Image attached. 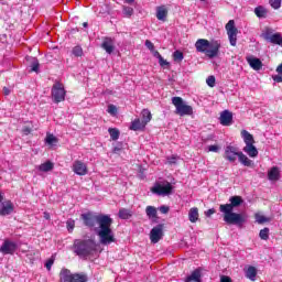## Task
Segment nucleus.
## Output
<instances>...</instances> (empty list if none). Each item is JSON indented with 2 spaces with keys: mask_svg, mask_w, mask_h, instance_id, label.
Here are the masks:
<instances>
[{
  "mask_svg": "<svg viewBox=\"0 0 282 282\" xmlns=\"http://www.w3.org/2000/svg\"><path fill=\"white\" fill-rule=\"evenodd\" d=\"M120 151H121V149L118 148V147H116V148L113 149V153H120Z\"/></svg>",
  "mask_w": 282,
  "mask_h": 282,
  "instance_id": "57",
  "label": "nucleus"
},
{
  "mask_svg": "<svg viewBox=\"0 0 282 282\" xmlns=\"http://www.w3.org/2000/svg\"><path fill=\"white\" fill-rule=\"evenodd\" d=\"M151 193L154 195H171L173 193V185L170 182H166L165 185L156 183L151 187Z\"/></svg>",
  "mask_w": 282,
  "mask_h": 282,
  "instance_id": "9",
  "label": "nucleus"
},
{
  "mask_svg": "<svg viewBox=\"0 0 282 282\" xmlns=\"http://www.w3.org/2000/svg\"><path fill=\"white\" fill-rule=\"evenodd\" d=\"M262 36H263L264 41H268V43H272L273 45L282 46L281 33L272 34V31L270 29H267V31L264 33H262Z\"/></svg>",
  "mask_w": 282,
  "mask_h": 282,
  "instance_id": "12",
  "label": "nucleus"
},
{
  "mask_svg": "<svg viewBox=\"0 0 282 282\" xmlns=\"http://www.w3.org/2000/svg\"><path fill=\"white\" fill-rule=\"evenodd\" d=\"M73 250L77 257H89L96 252V241L76 239L73 245Z\"/></svg>",
  "mask_w": 282,
  "mask_h": 282,
  "instance_id": "4",
  "label": "nucleus"
},
{
  "mask_svg": "<svg viewBox=\"0 0 282 282\" xmlns=\"http://www.w3.org/2000/svg\"><path fill=\"white\" fill-rule=\"evenodd\" d=\"M72 54H73V56H77V57L83 56V47H80L78 45L73 47Z\"/></svg>",
  "mask_w": 282,
  "mask_h": 282,
  "instance_id": "41",
  "label": "nucleus"
},
{
  "mask_svg": "<svg viewBox=\"0 0 282 282\" xmlns=\"http://www.w3.org/2000/svg\"><path fill=\"white\" fill-rule=\"evenodd\" d=\"M74 279V273L72 270L63 268L59 271V282H72Z\"/></svg>",
  "mask_w": 282,
  "mask_h": 282,
  "instance_id": "18",
  "label": "nucleus"
},
{
  "mask_svg": "<svg viewBox=\"0 0 282 282\" xmlns=\"http://www.w3.org/2000/svg\"><path fill=\"white\" fill-rule=\"evenodd\" d=\"M246 276L247 279H250V281H256L257 280V268L254 267H249L246 271Z\"/></svg>",
  "mask_w": 282,
  "mask_h": 282,
  "instance_id": "31",
  "label": "nucleus"
},
{
  "mask_svg": "<svg viewBox=\"0 0 282 282\" xmlns=\"http://www.w3.org/2000/svg\"><path fill=\"white\" fill-rule=\"evenodd\" d=\"M256 221L258 224H267L268 221H270V218H268L261 214H256Z\"/></svg>",
  "mask_w": 282,
  "mask_h": 282,
  "instance_id": "39",
  "label": "nucleus"
},
{
  "mask_svg": "<svg viewBox=\"0 0 282 282\" xmlns=\"http://www.w3.org/2000/svg\"><path fill=\"white\" fill-rule=\"evenodd\" d=\"M238 160L240 162V164H242L243 166H254V163L252 162V160H250L246 154H243V152L240 151V153L238 154Z\"/></svg>",
  "mask_w": 282,
  "mask_h": 282,
  "instance_id": "24",
  "label": "nucleus"
},
{
  "mask_svg": "<svg viewBox=\"0 0 282 282\" xmlns=\"http://www.w3.org/2000/svg\"><path fill=\"white\" fill-rule=\"evenodd\" d=\"M259 237L263 241H268V239H270V228L265 227V228L261 229L259 232Z\"/></svg>",
  "mask_w": 282,
  "mask_h": 282,
  "instance_id": "35",
  "label": "nucleus"
},
{
  "mask_svg": "<svg viewBox=\"0 0 282 282\" xmlns=\"http://www.w3.org/2000/svg\"><path fill=\"white\" fill-rule=\"evenodd\" d=\"M54 265V258H51V259H48L47 261H46V263H45V268H46V270H52V267Z\"/></svg>",
  "mask_w": 282,
  "mask_h": 282,
  "instance_id": "48",
  "label": "nucleus"
},
{
  "mask_svg": "<svg viewBox=\"0 0 282 282\" xmlns=\"http://www.w3.org/2000/svg\"><path fill=\"white\" fill-rule=\"evenodd\" d=\"M215 213H217V212L215 210V208H210V209H208L207 212H205V216H206V217H210L212 215H215Z\"/></svg>",
  "mask_w": 282,
  "mask_h": 282,
  "instance_id": "51",
  "label": "nucleus"
},
{
  "mask_svg": "<svg viewBox=\"0 0 282 282\" xmlns=\"http://www.w3.org/2000/svg\"><path fill=\"white\" fill-rule=\"evenodd\" d=\"M141 116H142V122H144V124H149V121L152 120L153 115H151V110L149 109H143L141 111Z\"/></svg>",
  "mask_w": 282,
  "mask_h": 282,
  "instance_id": "30",
  "label": "nucleus"
},
{
  "mask_svg": "<svg viewBox=\"0 0 282 282\" xmlns=\"http://www.w3.org/2000/svg\"><path fill=\"white\" fill-rule=\"evenodd\" d=\"M66 228H67L68 232H74V228H76V221L74 219L67 220Z\"/></svg>",
  "mask_w": 282,
  "mask_h": 282,
  "instance_id": "40",
  "label": "nucleus"
},
{
  "mask_svg": "<svg viewBox=\"0 0 282 282\" xmlns=\"http://www.w3.org/2000/svg\"><path fill=\"white\" fill-rule=\"evenodd\" d=\"M225 28L228 34L229 43L232 47H235L237 45V33L239 32L237 26H235V20H229Z\"/></svg>",
  "mask_w": 282,
  "mask_h": 282,
  "instance_id": "8",
  "label": "nucleus"
},
{
  "mask_svg": "<svg viewBox=\"0 0 282 282\" xmlns=\"http://www.w3.org/2000/svg\"><path fill=\"white\" fill-rule=\"evenodd\" d=\"M119 219H131L133 217V212L131 209L121 208L119 209Z\"/></svg>",
  "mask_w": 282,
  "mask_h": 282,
  "instance_id": "28",
  "label": "nucleus"
},
{
  "mask_svg": "<svg viewBox=\"0 0 282 282\" xmlns=\"http://www.w3.org/2000/svg\"><path fill=\"white\" fill-rule=\"evenodd\" d=\"M172 105L175 106L176 116H193V107L186 105L182 97H172Z\"/></svg>",
  "mask_w": 282,
  "mask_h": 282,
  "instance_id": "6",
  "label": "nucleus"
},
{
  "mask_svg": "<svg viewBox=\"0 0 282 282\" xmlns=\"http://www.w3.org/2000/svg\"><path fill=\"white\" fill-rule=\"evenodd\" d=\"M166 17H169V10L165 7H159L156 9V19L159 21H166Z\"/></svg>",
  "mask_w": 282,
  "mask_h": 282,
  "instance_id": "25",
  "label": "nucleus"
},
{
  "mask_svg": "<svg viewBox=\"0 0 282 282\" xmlns=\"http://www.w3.org/2000/svg\"><path fill=\"white\" fill-rule=\"evenodd\" d=\"M254 14L258 17V19H265V17H268V9H265L263 6H258L254 9Z\"/></svg>",
  "mask_w": 282,
  "mask_h": 282,
  "instance_id": "27",
  "label": "nucleus"
},
{
  "mask_svg": "<svg viewBox=\"0 0 282 282\" xmlns=\"http://www.w3.org/2000/svg\"><path fill=\"white\" fill-rule=\"evenodd\" d=\"M108 132H109L111 140H113V141H116L120 138V130H118V128H109Z\"/></svg>",
  "mask_w": 282,
  "mask_h": 282,
  "instance_id": "33",
  "label": "nucleus"
},
{
  "mask_svg": "<svg viewBox=\"0 0 282 282\" xmlns=\"http://www.w3.org/2000/svg\"><path fill=\"white\" fill-rule=\"evenodd\" d=\"M3 93H4V96H10V88L4 87Z\"/></svg>",
  "mask_w": 282,
  "mask_h": 282,
  "instance_id": "56",
  "label": "nucleus"
},
{
  "mask_svg": "<svg viewBox=\"0 0 282 282\" xmlns=\"http://www.w3.org/2000/svg\"><path fill=\"white\" fill-rule=\"evenodd\" d=\"M241 151H239V148L235 145H227L225 148V154L224 158L227 160V162L235 163L237 162V158H239V154Z\"/></svg>",
  "mask_w": 282,
  "mask_h": 282,
  "instance_id": "10",
  "label": "nucleus"
},
{
  "mask_svg": "<svg viewBox=\"0 0 282 282\" xmlns=\"http://www.w3.org/2000/svg\"><path fill=\"white\" fill-rule=\"evenodd\" d=\"M219 120L223 127H230V124H232V112H230L229 110H224L220 113Z\"/></svg>",
  "mask_w": 282,
  "mask_h": 282,
  "instance_id": "16",
  "label": "nucleus"
},
{
  "mask_svg": "<svg viewBox=\"0 0 282 282\" xmlns=\"http://www.w3.org/2000/svg\"><path fill=\"white\" fill-rule=\"evenodd\" d=\"M159 210H160V213H162L163 215H166L167 213H169V210H170V208H169V206H161L160 208H159Z\"/></svg>",
  "mask_w": 282,
  "mask_h": 282,
  "instance_id": "50",
  "label": "nucleus"
},
{
  "mask_svg": "<svg viewBox=\"0 0 282 282\" xmlns=\"http://www.w3.org/2000/svg\"><path fill=\"white\" fill-rule=\"evenodd\" d=\"M58 142V139L54 137L52 133H47L45 138V143L50 144V147H53V144H56Z\"/></svg>",
  "mask_w": 282,
  "mask_h": 282,
  "instance_id": "36",
  "label": "nucleus"
},
{
  "mask_svg": "<svg viewBox=\"0 0 282 282\" xmlns=\"http://www.w3.org/2000/svg\"><path fill=\"white\" fill-rule=\"evenodd\" d=\"M33 130H34V126L32 123H29L23 126L22 133L23 135H30V133H32Z\"/></svg>",
  "mask_w": 282,
  "mask_h": 282,
  "instance_id": "37",
  "label": "nucleus"
},
{
  "mask_svg": "<svg viewBox=\"0 0 282 282\" xmlns=\"http://www.w3.org/2000/svg\"><path fill=\"white\" fill-rule=\"evenodd\" d=\"M3 202V195L0 194V203Z\"/></svg>",
  "mask_w": 282,
  "mask_h": 282,
  "instance_id": "60",
  "label": "nucleus"
},
{
  "mask_svg": "<svg viewBox=\"0 0 282 282\" xmlns=\"http://www.w3.org/2000/svg\"><path fill=\"white\" fill-rule=\"evenodd\" d=\"M202 1H206V0H202Z\"/></svg>",
  "mask_w": 282,
  "mask_h": 282,
  "instance_id": "61",
  "label": "nucleus"
},
{
  "mask_svg": "<svg viewBox=\"0 0 282 282\" xmlns=\"http://www.w3.org/2000/svg\"><path fill=\"white\" fill-rule=\"evenodd\" d=\"M185 282H202V269H195L184 280Z\"/></svg>",
  "mask_w": 282,
  "mask_h": 282,
  "instance_id": "19",
  "label": "nucleus"
},
{
  "mask_svg": "<svg viewBox=\"0 0 282 282\" xmlns=\"http://www.w3.org/2000/svg\"><path fill=\"white\" fill-rule=\"evenodd\" d=\"M220 282H232V279H230V276L223 275Z\"/></svg>",
  "mask_w": 282,
  "mask_h": 282,
  "instance_id": "53",
  "label": "nucleus"
},
{
  "mask_svg": "<svg viewBox=\"0 0 282 282\" xmlns=\"http://www.w3.org/2000/svg\"><path fill=\"white\" fill-rule=\"evenodd\" d=\"M0 252H2V254H14V252H17V242L4 240L0 247Z\"/></svg>",
  "mask_w": 282,
  "mask_h": 282,
  "instance_id": "13",
  "label": "nucleus"
},
{
  "mask_svg": "<svg viewBox=\"0 0 282 282\" xmlns=\"http://www.w3.org/2000/svg\"><path fill=\"white\" fill-rule=\"evenodd\" d=\"M145 215L149 217V219H158V208L151 205L147 206Z\"/></svg>",
  "mask_w": 282,
  "mask_h": 282,
  "instance_id": "26",
  "label": "nucleus"
},
{
  "mask_svg": "<svg viewBox=\"0 0 282 282\" xmlns=\"http://www.w3.org/2000/svg\"><path fill=\"white\" fill-rule=\"evenodd\" d=\"M145 47H148L150 52H153V50H155V45L150 40H145Z\"/></svg>",
  "mask_w": 282,
  "mask_h": 282,
  "instance_id": "47",
  "label": "nucleus"
},
{
  "mask_svg": "<svg viewBox=\"0 0 282 282\" xmlns=\"http://www.w3.org/2000/svg\"><path fill=\"white\" fill-rule=\"evenodd\" d=\"M229 202V204L219 206V210L224 215V223L228 224V226H243L248 221V216L232 212L243 204V198L241 196H231Z\"/></svg>",
  "mask_w": 282,
  "mask_h": 282,
  "instance_id": "2",
  "label": "nucleus"
},
{
  "mask_svg": "<svg viewBox=\"0 0 282 282\" xmlns=\"http://www.w3.org/2000/svg\"><path fill=\"white\" fill-rule=\"evenodd\" d=\"M274 83H282V75H275L273 76Z\"/></svg>",
  "mask_w": 282,
  "mask_h": 282,
  "instance_id": "52",
  "label": "nucleus"
},
{
  "mask_svg": "<svg viewBox=\"0 0 282 282\" xmlns=\"http://www.w3.org/2000/svg\"><path fill=\"white\" fill-rule=\"evenodd\" d=\"M195 47L197 52L205 54L208 58H217L219 56V50H221V43L215 40L199 39L196 41Z\"/></svg>",
  "mask_w": 282,
  "mask_h": 282,
  "instance_id": "3",
  "label": "nucleus"
},
{
  "mask_svg": "<svg viewBox=\"0 0 282 282\" xmlns=\"http://www.w3.org/2000/svg\"><path fill=\"white\" fill-rule=\"evenodd\" d=\"M53 170H54V163H52L51 161H46L45 163H42L39 166V171H41L42 173H47Z\"/></svg>",
  "mask_w": 282,
  "mask_h": 282,
  "instance_id": "29",
  "label": "nucleus"
},
{
  "mask_svg": "<svg viewBox=\"0 0 282 282\" xmlns=\"http://www.w3.org/2000/svg\"><path fill=\"white\" fill-rule=\"evenodd\" d=\"M66 95H67V91H65V86H63V84L55 83L53 85L51 96L55 105H58V102H64Z\"/></svg>",
  "mask_w": 282,
  "mask_h": 282,
  "instance_id": "7",
  "label": "nucleus"
},
{
  "mask_svg": "<svg viewBox=\"0 0 282 282\" xmlns=\"http://www.w3.org/2000/svg\"><path fill=\"white\" fill-rule=\"evenodd\" d=\"M208 151L212 153H219V145H209Z\"/></svg>",
  "mask_w": 282,
  "mask_h": 282,
  "instance_id": "49",
  "label": "nucleus"
},
{
  "mask_svg": "<svg viewBox=\"0 0 282 282\" xmlns=\"http://www.w3.org/2000/svg\"><path fill=\"white\" fill-rule=\"evenodd\" d=\"M127 3H134L135 0H126Z\"/></svg>",
  "mask_w": 282,
  "mask_h": 282,
  "instance_id": "58",
  "label": "nucleus"
},
{
  "mask_svg": "<svg viewBox=\"0 0 282 282\" xmlns=\"http://www.w3.org/2000/svg\"><path fill=\"white\" fill-rule=\"evenodd\" d=\"M12 213H14V204H12V200L2 203V206H0V217L12 215Z\"/></svg>",
  "mask_w": 282,
  "mask_h": 282,
  "instance_id": "14",
  "label": "nucleus"
},
{
  "mask_svg": "<svg viewBox=\"0 0 282 282\" xmlns=\"http://www.w3.org/2000/svg\"><path fill=\"white\" fill-rule=\"evenodd\" d=\"M89 281V278L86 275V273H73V281L72 282H87Z\"/></svg>",
  "mask_w": 282,
  "mask_h": 282,
  "instance_id": "32",
  "label": "nucleus"
},
{
  "mask_svg": "<svg viewBox=\"0 0 282 282\" xmlns=\"http://www.w3.org/2000/svg\"><path fill=\"white\" fill-rule=\"evenodd\" d=\"M269 3L273 10H279V8H281V0H270Z\"/></svg>",
  "mask_w": 282,
  "mask_h": 282,
  "instance_id": "42",
  "label": "nucleus"
},
{
  "mask_svg": "<svg viewBox=\"0 0 282 282\" xmlns=\"http://www.w3.org/2000/svg\"><path fill=\"white\" fill-rule=\"evenodd\" d=\"M172 58L174 63H182V61H184V53L182 51H175Z\"/></svg>",
  "mask_w": 282,
  "mask_h": 282,
  "instance_id": "34",
  "label": "nucleus"
},
{
  "mask_svg": "<svg viewBox=\"0 0 282 282\" xmlns=\"http://www.w3.org/2000/svg\"><path fill=\"white\" fill-rule=\"evenodd\" d=\"M188 219L191 224H197V221H199V209L197 207H192L189 209Z\"/></svg>",
  "mask_w": 282,
  "mask_h": 282,
  "instance_id": "23",
  "label": "nucleus"
},
{
  "mask_svg": "<svg viewBox=\"0 0 282 282\" xmlns=\"http://www.w3.org/2000/svg\"><path fill=\"white\" fill-rule=\"evenodd\" d=\"M147 127V123H144V121H142L140 118L134 119L129 129L130 131H142V129H144Z\"/></svg>",
  "mask_w": 282,
  "mask_h": 282,
  "instance_id": "20",
  "label": "nucleus"
},
{
  "mask_svg": "<svg viewBox=\"0 0 282 282\" xmlns=\"http://www.w3.org/2000/svg\"><path fill=\"white\" fill-rule=\"evenodd\" d=\"M73 171L76 175H87V164H85L83 161L76 160L73 163Z\"/></svg>",
  "mask_w": 282,
  "mask_h": 282,
  "instance_id": "15",
  "label": "nucleus"
},
{
  "mask_svg": "<svg viewBox=\"0 0 282 282\" xmlns=\"http://www.w3.org/2000/svg\"><path fill=\"white\" fill-rule=\"evenodd\" d=\"M87 25H88L87 22L83 23V28H87Z\"/></svg>",
  "mask_w": 282,
  "mask_h": 282,
  "instance_id": "59",
  "label": "nucleus"
},
{
  "mask_svg": "<svg viewBox=\"0 0 282 282\" xmlns=\"http://www.w3.org/2000/svg\"><path fill=\"white\" fill-rule=\"evenodd\" d=\"M123 14L124 17H133V8L131 7H123Z\"/></svg>",
  "mask_w": 282,
  "mask_h": 282,
  "instance_id": "43",
  "label": "nucleus"
},
{
  "mask_svg": "<svg viewBox=\"0 0 282 282\" xmlns=\"http://www.w3.org/2000/svg\"><path fill=\"white\" fill-rule=\"evenodd\" d=\"M80 219L84 226H86V228H90V230L96 228V224H98L99 230H97V235L102 246L116 243V236L111 229V226H113V218H111V216L105 214L96 215L91 212H88L82 214Z\"/></svg>",
  "mask_w": 282,
  "mask_h": 282,
  "instance_id": "1",
  "label": "nucleus"
},
{
  "mask_svg": "<svg viewBox=\"0 0 282 282\" xmlns=\"http://www.w3.org/2000/svg\"><path fill=\"white\" fill-rule=\"evenodd\" d=\"M162 237H164V224H159L151 229L150 241L151 243H159Z\"/></svg>",
  "mask_w": 282,
  "mask_h": 282,
  "instance_id": "11",
  "label": "nucleus"
},
{
  "mask_svg": "<svg viewBox=\"0 0 282 282\" xmlns=\"http://www.w3.org/2000/svg\"><path fill=\"white\" fill-rule=\"evenodd\" d=\"M268 180H270V182H279V180H281V172L276 166L271 167L268 172Z\"/></svg>",
  "mask_w": 282,
  "mask_h": 282,
  "instance_id": "21",
  "label": "nucleus"
},
{
  "mask_svg": "<svg viewBox=\"0 0 282 282\" xmlns=\"http://www.w3.org/2000/svg\"><path fill=\"white\" fill-rule=\"evenodd\" d=\"M215 80H216L215 76H213V75L208 76L206 79L208 87H215Z\"/></svg>",
  "mask_w": 282,
  "mask_h": 282,
  "instance_id": "45",
  "label": "nucleus"
},
{
  "mask_svg": "<svg viewBox=\"0 0 282 282\" xmlns=\"http://www.w3.org/2000/svg\"><path fill=\"white\" fill-rule=\"evenodd\" d=\"M153 56H155V58H158L160 61L162 57V54H160V52H158V51H154Z\"/></svg>",
  "mask_w": 282,
  "mask_h": 282,
  "instance_id": "54",
  "label": "nucleus"
},
{
  "mask_svg": "<svg viewBox=\"0 0 282 282\" xmlns=\"http://www.w3.org/2000/svg\"><path fill=\"white\" fill-rule=\"evenodd\" d=\"M159 65H160L161 67H171V63H169L166 59H164V57H161V58L159 59Z\"/></svg>",
  "mask_w": 282,
  "mask_h": 282,
  "instance_id": "46",
  "label": "nucleus"
},
{
  "mask_svg": "<svg viewBox=\"0 0 282 282\" xmlns=\"http://www.w3.org/2000/svg\"><path fill=\"white\" fill-rule=\"evenodd\" d=\"M43 217H44V219H46L47 221H50V219L52 218V217L50 216V213H47V212H44Z\"/></svg>",
  "mask_w": 282,
  "mask_h": 282,
  "instance_id": "55",
  "label": "nucleus"
},
{
  "mask_svg": "<svg viewBox=\"0 0 282 282\" xmlns=\"http://www.w3.org/2000/svg\"><path fill=\"white\" fill-rule=\"evenodd\" d=\"M101 47L105 50V52H107V54H113V50H116V46H113V39L104 37Z\"/></svg>",
  "mask_w": 282,
  "mask_h": 282,
  "instance_id": "17",
  "label": "nucleus"
},
{
  "mask_svg": "<svg viewBox=\"0 0 282 282\" xmlns=\"http://www.w3.org/2000/svg\"><path fill=\"white\" fill-rule=\"evenodd\" d=\"M250 67L252 69H254L256 72H259V69H262L263 67V62H261V59L257 58V57H251L247 59Z\"/></svg>",
  "mask_w": 282,
  "mask_h": 282,
  "instance_id": "22",
  "label": "nucleus"
},
{
  "mask_svg": "<svg viewBox=\"0 0 282 282\" xmlns=\"http://www.w3.org/2000/svg\"><path fill=\"white\" fill-rule=\"evenodd\" d=\"M241 135L246 144L242 151L247 153L249 158H257V155H259V150H257V147H254V137L248 132V130H242Z\"/></svg>",
  "mask_w": 282,
  "mask_h": 282,
  "instance_id": "5",
  "label": "nucleus"
},
{
  "mask_svg": "<svg viewBox=\"0 0 282 282\" xmlns=\"http://www.w3.org/2000/svg\"><path fill=\"white\" fill-rule=\"evenodd\" d=\"M108 113H110V116H116L118 113V108L115 105H109L108 106Z\"/></svg>",
  "mask_w": 282,
  "mask_h": 282,
  "instance_id": "44",
  "label": "nucleus"
},
{
  "mask_svg": "<svg viewBox=\"0 0 282 282\" xmlns=\"http://www.w3.org/2000/svg\"><path fill=\"white\" fill-rule=\"evenodd\" d=\"M39 67H41L39 59L33 58V61L31 63V72H35V74H39Z\"/></svg>",
  "mask_w": 282,
  "mask_h": 282,
  "instance_id": "38",
  "label": "nucleus"
}]
</instances>
